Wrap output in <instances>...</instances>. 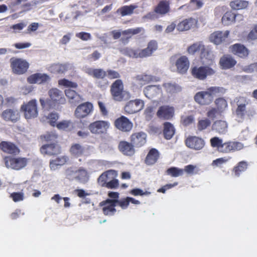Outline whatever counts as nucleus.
Listing matches in <instances>:
<instances>
[{"label":"nucleus","mask_w":257,"mask_h":257,"mask_svg":"<svg viewBox=\"0 0 257 257\" xmlns=\"http://www.w3.org/2000/svg\"><path fill=\"white\" fill-rule=\"evenodd\" d=\"M226 90L222 87L211 86L205 91L197 92L194 96V100L200 105H209L213 100L214 96L224 94Z\"/></svg>","instance_id":"1"},{"label":"nucleus","mask_w":257,"mask_h":257,"mask_svg":"<svg viewBox=\"0 0 257 257\" xmlns=\"http://www.w3.org/2000/svg\"><path fill=\"white\" fill-rule=\"evenodd\" d=\"M158 44L157 41L152 40L150 41L146 48L144 49H133L126 47L120 51L125 56L134 58H144L149 57L158 50Z\"/></svg>","instance_id":"2"},{"label":"nucleus","mask_w":257,"mask_h":257,"mask_svg":"<svg viewBox=\"0 0 257 257\" xmlns=\"http://www.w3.org/2000/svg\"><path fill=\"white\" fill-rule=\"evenodd\" d=\"M110 92L113 99L116 101H122L131 97L130 92L124 90L123 84L121 79H117L112 83Z\"/></svg>","instance_id":"3"},{"label":"nucleus","mask_w":257,"mask_h":257,"mask_svg":"<svg viewBox=\"0 0 257 257\" xmlns=\"http://www.w3.org/2000/svg\"><path fill=\"white\" fill-rule=\"evenodd\" d=\"M65 175L69 180H76L82 183L86 182L88 179V173L83 167L78 169L74 167L68 168L65 171Z\"/></svg>","instance_id":"4"},{"label":"nucleus","mask_w":257,"mask_h":257,"mask_svg":"<svg viewBox=\"0 0 257 257\" xmlns=\"http://www.w3.org/2000/svg\"><path fill=\"white\" fill-rule=\"evenodd\" d=\"M4 160L7 168L17 171L24 168L27 165L29 160L24 157L12 156H6Z\"/></svg>","instance_id":"5"},{"label":"nucleus","mask_w":257,"mask_h":257,"mask_svg":"<svg viewBox=\"0 0 257 257\" xmlns=\"http://www.w3.org/2000/svg\"><path fill=\"white\" fill-rule=\"evenodd\" d=\"M10 62L13 73L16 75L25 74L29 67V63L22 58L13 57L10 59Z\"/></svg>","instance_id":"6"},{"label":"nucleus","mask_w":257,"mask_h":257,"mask_svg":"<svg viewBox=\"0 0 257 257\" xmlns=\"http://www.w3.org/2000/svg\"><path fill=\"white\" fill-rule=\"evenodd\" d=\"M27 119L36 117L38 114L37 103L36 99H32L27 103H24L21 107Z\"/></svg>","instance_id":"7"},{"label":"nucleus","mask_w":257,"mask_h":257,"mask_svg":"<svg viewBox=\"0 0 257 257\" xmlns=\"http://www.w3.org/2000/svg\"><path fill=\"white\" fill-rule=\"evenodd\" d=\"M215 71L208 66H194L191 68V74L195 78L199 80H204L208 75H212Z\"/></svg>","instance_id":"8"},{"label":"nucleus","mask_w":257,"mask_h":257,"mask_svg":"<svg viewBox=\"0 0 257 257\" xmlns=\"http://www.w3.org/2000/svg\"><path fill=\"white\" fill-rule=\"evenodd\" d=\"M144 102L140 99H136L127 102L124 107V112L126 114L137 113L144 108Z\"/></svg>","instance_id":"9"},{"label":"nucleus","mask_w":257,"mask_h":257,"mask_svg":"<svg viewBox=\"0 0 257 257\" xmlns=\"http://www.w3.org/2000/svg\"><path fill=\"white\" fill-rule=\"evenodd\" d=\"M110 126V123L105 120H97L91 123L88 128L92 134H105Z\"/></svg>","instance_id":"10"},{"label":"nucleus","mask_w":257,"mask_h":257,"mask_svg":"<svg viewBox=\"0 0 257 257\" xmlns=\"http://www.w3.org/2000/svg\"><path fill=\"white\" fill-rule=\"evenodd\" d=\"M114 125L119 131L125 133L130 132L133 127V122L123 115H121L114 120Z\"/></svg>","instance_id":"11"},{"label":"nucleus","mask_w":257,"mask_h":257,"mask_svg":"<svg viewBox=\"0 0 257 257\" xmlns=\"http://www.w3.org/2000/svg\"><path fill=\"white\" fill-rule=\"evenodd\" d=\"M236 100L237 107L235 111V115L237 118L243 119L246 115H249L246 107L248 104L247 100L242 96L237 97Z\"/></svg>","instance_id":"12"},{"label":"nucleus","mask_w":257,"mask_h":257,"mask_svg":"<svg viewBox=\"0 0 257 257\" xmlns=\"http://www.w3.org/2000/svg\"><path fill=\"white\" fill-rule=\"evenodd\" d=\"M174 107L168 105L160 106L156 113L157 117L162 120H170L174 117Z\"/></svg>","instance_id":"13"},{"label":"nucleus","mask_w":257,"mask_h":257,"mask_svg":"<svg viewBox=\"0 0 257 257\" xmlns=\"http://www.w3.org/2000/svg\"><path fill=\"white\" fill-rule=\"evenodd\" d=\"M186 146L191 149L200 150L205 145V142L201 138L189 136L185 140Z\"/></svg>","instance_id":"14"},{"label":"nucleus","mask_w":257,"mask_h":257,"mask_svg":"<svg viewBox=\"0 0 257 257\" xmlns=\"http://www.w3.org/2000/svg\"><path fill=\"white\" fill-rule=\"evenodd\" d=\"M198 20L193 18H188L183 20L177 24V30L179 32L188 31L197 27Z\"/></svg>","instance_id":"15"},{"label":"nucleus","mask_w":257,"mask_h":257,"mask_svg":"<svg viewBox=\"0 0 257 257\" xmlns=\"http://www.w3.org/2000/svg\"><path fill=\"white\" fill-rule=\"evenodd\" d=\"M50 98V101L53 106L57 104H63L65 102V99L61 91L57 88H54L49 90L48 92Z\"/></svg>","instance_id":"16"},{"label":"nucleus","mask_w":257,"mask_h":257,"mask_svg":"<svg viewBox=\"0 0 257 257\" xmlns=\"http://www.w3.org/2000/svg\"><path fill=\"white\" fill-rule=\"evenodd\" d=\"M99 206L102 208V212L105 215H113L116 212L115 201L107 199L100 202Z\"/></svg>","instance_id":"17"},{"label":"nucleus","mask_w":257,"mask_h":257,"mask_svg":"<svg viewBox=\"0 0 257 257\" xmlns=\"http://www.w3.org/2000/svg\"><path fill=\"white\" fill-rule=\"evenodd\" d=\"M93 105L86 102L78 105L75 111V115L78 118H82L87 116L92 111Z\"/></svg>","instance_id":"18"},{"label":"nucleus","mask_w":257,"mask_h":257,"mask_svg":"<svg viewBox=\"0 0 257 257\" xmlns=\"http://www.w3.org/2000/svg\"><path fill=\"white\" fill-rule=\"evenodd\" d=\"M130 141L135 148H141L146 143L147 135L143 132L134 133L130 136Z\"/></svg>","instance_id":"19"},{"label":"nucleus","mask_w":257,"mask_h":257,"mask_svg":"<svg viewBox=\"0 0 257 257\" xmlns=\"http://www.w3.org/2000/svg\"><path fill=\"white\" fill-rule=\"evenodd\" d=\"M118 149L123 155L132 157L136 153L135 148L133 144L130 142L121 141L118 145Z\"/></svg>","instance_id":"20"},{"label":"nucleus","mask_w":257,"mask_h":257,"mask_svg":"<svg viewBox=\"0 0 257 257\" xmlns=\"http://www.w3.org/2000/svg\"><path fill=\"white\" fill-rule=\"evenodd\" d=\"M118 175L117 171L110 169L103 172L97 178V184L101 187H104L108 180L116 178Z\"/></svg>","instance_id":"21"},{"label":"nucleus","mask_w":257,"mask_h":257,"mask_svg":"<svg viewBox=\"0 0 257 257\" xmlns=\"http://www.w3.org/2000/svg\"><path fill=\"white\" fill-rule=\"evenodd\" d=\"M40 152L44 155L56 156L61 153L60 147L56 143L43 145L40 148Z\"/></svg>","instance_id":"22"},{"label":"nucleus","mask_w":257,"mask_h":257,"mask_svg":"<svg viewBox=\"0 0 257 257\" xmlns=\"http://www.w3.org/2000/svg\"><path fill=\"white\" fill-rule=\"evenodd\" d=\"M0 149L4 153L12 155H18L20 150L14 143L9 141H2L0 143Z\"/></svg>","instance_id":"23"},{"label":"nucleus","mask_w":257,"mask_h":257,"mask_svg":"<svg viewBox=\"0 0 257 257\" xmlns=\"http://www.w3.org/2000/svg\"><path fill=\"white\" fill-rule=\"evenodd\" d=\"M236 63L235 59L229 54L223 55L219 61L220 68L223 70L231 69L234 67Z\"/></svg>","instance_id":"24"},{"label":"nucleus","mask_w":257,"mask_h":257,"mask_svg":"<svg viewBox=\"0 0 257 257\" xmlns=\"http://www.w3.org/2000/svg\"><path fill=\"white\" fill-rule=\"evenodd\" d=\"M230 51L240 58H245L249 54V50L243 45L236 43L229 47Z\"/></svg>","instance_id":"25"},{"label":"nucleus","mask_w":257,"mask_h":257,"mask_svg":"<svg viewBox=\"0 0 257 257\" xmlns=\"http://www.w3.org/2000/svg\"><path fill=\"white\" fill-rule=\"evenodd\" d=\"M243 145L241 143L237 142L229 141L222 143L220 152L228 153L231 152H235L241 150Z\"/></svg>","instance_id":"26"},{"label":"nucleus","mask_w":257,"mask_h":257,"mask_svg":"<svg viewBox=\"0 0 257 257\" xmlns=\"http://www.w3.org/2000/svg\"><path fill=\"white\" fill-rule=\"evenodd\" d=\"M175 66L178 73L180 74L186 73L190 66L188 58L184 55L181 56L176 61Z\"/></svg>","instance_id":"27"},{"label":"nucleus","mask_w":257,"mask_h":257,"mask_svg":"<svg viewBox=\"0 0 257 257\" xmlns=\"http://www.w3.org/2000/svg\"><path fill=\"white\" fill-rule=\"evenodd\" d=\"M1 116L6 121L16 122L20 119V114L17 109H7L2 112Z\"/></svg>","instance_id":"28"},{"label":"nucleus","mask_w":257,"mask_h":257,"mask_svg":"<svg viewBox=\"0 0 257 257\" xmlns=\"http://www.w3.org/2000/svg\"><path fill=\"white\" fill-rule=\"evenodd\" d=\"M229 31H226L224 32L221 31H216L212 33L210 37V42L215 45H219L224 42L228 38Z\"/></svg>","instance_id":"29"},{"label":"nucleus","mask_w":257,"mask_h":257,"mask_svg":"<svg viewBox=\"0 0 257 257\" xmlns=\"http://www.w3.org/2000/svg\"><path fill=\"white\" fill-rule=\"evenodd\" d=\"M50 80V77L46 74L39 73H35L29 76L27 78L28 82L30 84H42Z\"/></svg>","instance_id":"30"},{"label":"nucleus","mask_w":257,"mask_h":257,"mask_svg":"<svg viewBox=\"0 0 257 257\" xmlns=\"http://www.w3.org/2000/svg\"><path fill=\"white\" fill-rule=\"evenodd\" d=\"M142 31L141 28H137L135 29H128L122 31V35L120 38V41L123 44H126L128 43L130 39L134 35L140 33Z\"/></svg>","instance_id":"31"},{"label":"nucleus","mask_w":257,"mask_h":257,"mask_svg":"<svg viewBox=\"0 0 257 257\" xmlns=\"http://www.w3.org/2000/svg\"><path fill=\"white\" fill-rule=\"evenodd\" d=\"M85 72L88 75L96 79H104L106 76L105 71L101 68H92L91 67L86 68Z\"/></svg>","instance_id":"32"},{"label":"nucleus","mask_w":257,"mask_h":257,"mask_svg":"<svg viewBox=\"0 0 257 257\" xmlns=\"http://www.w3.org/2000/svg\"><path fill=\"white\" fill-rule=\"evenodd\" d=\"M159 156V151L156 149L152 148L148 152L145 158V163L147 165H153L157 162Z\"/></svg>","instance_id":"33"},{"label":"nucleus","mask_w":257,"mask_h":257,"mask_svg":"<svg viewBox=\"0 0 257 257\" xmlns=\"http://www.w3.org/2000/svg\"><path fill=\"white\" fill-rule=\"evenodd\" d=\"M170 2L167 1H161L154 9V12L159 15L164 16L170 12Z\"/></svg>","instance_id":"34"},{"label":"nucleus","mask_w":257,"mask_h":257,"mask_svg":"<svg viewBox=\"0 0 257 257\" xmlns=\"http://www.w3.org/2000/svg\"><path fill=\"white\" fill-rule=\"evenodd\" d=\"M85 152V148L78 143L72 144L69 149L70 154L75 158L82 156L84 154Z\"/></svg>","instance_id":"35"},{"label":"nucleus","mask_w":257,"mask_h":257,"mask_svg":"<svg viewBox=\"0 0 257 257\" xmlns=\"http://www.w3.org/2000/svg\"><path fill=\"white\" fill-rule=\"evenodd\" d=\"M200 58L203 63H209L213 61V55L211 51L203 45L200 51Z\"/></svg>","instance_id":"36"},{"label":"nucleus","mask_w":257,"mask_h":257,"mask_svg":"<svg viewBox=\"0 0 257 257\" xmlns=\"http://www.w3.org/2000/svg\"><path fill=\"white\" fill-rule=\"evenodd\" d=\"M175 129L173 125L170 122H165L163 123V135L166 140H170L174 135Z\"/></svg>","instance_id":"37"},{"label":"nucleus","mask_w":257,"mask_h":257,"mask_svg":"<svg viewBox=\"0 0 257 257\" xmlns=\"http://www.w3.org/2000/svg\"><path fill=\"white\" fill-rule=\"evenodd\" d=\"M237 15L231 11H227L222 16L221 22L224 26H229L235 22V19Z\"/></svg>","instance_id":"38"},{"label":"nucleus","mask_w":257,"mask_h":257,"mask_svg":"<svg viewBox=\"0 0 257 257\" xmlns=\"http://www.w3.org/2000/svg\"><path fill=\"white\" fill-rule=\"evenodd\" d=\"M154 78V76L151 75L142 74L136 76L134 79L140 85L143 86L153 81Z\"/></svg>","instance_id":"39"},{"label":"nucleus","mask_w":257,"mask_h":257,"mask_svg":"<svg viewBox=\"0 0 257 257\" xmlns=\"http://www.w3.org/2000/svg\"><path fill=\"white\" fill-rule=\"evenodd\" d=\"M65 93L71 103L76 105L80 101V95L73 90L71 89H66Z\"/></svg>","instance_id":"40"},{"label":"nucleus","mask_w":257,"mask_h":257,"mask_svg":"<svg viewBox=\"0 0 257 257\" xmlns=\"http://www.w3.org/2000/svg\"><path fill=\"white\" fill-rule=\"evenodd\" d=\"M212 129L219 134H224L227 130V124L224 120H217L212 125Z\"/></svg>","instance_id":"41"},{"label":"nucleus","mask_w":257,"mask_h":257,"mask_svg":"<svg viewBox=\"0 0 257 257\" xmlns=\"http://www.w3.org/2000/svg\"><path fill=\"white\" fill-rule=\"evenodd\" d=\"M248 3L245 0H233L230 2L229 6L233 10H240L247 8Z\"/></svg>","instance_id":"42"},{"label":"nucleus","mask_w":257,"mask_h":257,"mask_svg":"<svg viewBox=\"0 0 257 257\" xmlns=\"http://www.w3.org/2000/svg\"><path fill=\"white\" fill-rule=\"evenodd\" d=\"M214 103L216 106L215 108L221 113L224 112L228 107L227 101L223 97L216 98L214 101Z\"/></svg>","instance_id":"43"},{"label":"nucleus","mask_w":257,"mask_h":257,"mask_svg":"<svg viewBox=\"0 0 257 257\" xmlns=\"http://www.w3.org/2000/svg\"><path fill=\"white\" fill-rule=\"evenodd\" d=\"M203 45L201 41L194 43L187 48V52L189 55H194L197 52L201 51Z\"/></svg>","instance_id":"44"},{"label":"nucleus","mask_w":257,"mask_h":257,"mask_svg":"<svg viewBox=\"0 0 257 257\" xmlns=\"http://www.w3.org/2000/svg\"><path fill=\"white\" fill-rule=\"evenodd\" d=\"M247 168V163L245 161H240L235 166L232 171L236 177H239L240 173L245 171Z\"/></svg>","instance_id":"45"},{"label":"nucleus","mask_w":257,"mask_h":257,"mask_svg":"<svg viewBox=\"0 0 257 257\" xmlns=\"http://www.w3.org/2000/svg\"><path fill=\"white\" fill-rule=\"evenodd\" d=\"M157 87L156 85H149L144 89L145 95L149 99H152L157 93Z\"/></svg>","instance_id":"46"},{"label":"nucleus","mask_w":257,"mask_h":257,"mask_svg":"<svg viewBox=\"0 0 257 257\" xmlns=\"http://www.w3.org/2000/svg\"><path fill=\"white\" fill-rule=\"evenodd\" d=\"M166 173L167 175H170L172 177H178L183 175L184 170L175 167H172L168 168Z\"/></svg>","instance_id":"47"},{"label":"nucleus","mask_w":257,"mask_h":257,"mask_svg":"<svg viewBox=\"0 0 257 257\" xmlns=\"http://www.w3.org/2000/svg\"><path fill=\"white\" fill-rule=\"evenodd\" d=\"M137 6L134 5L124 6L119 8L117 12H119L122 16L130 15L133 14L134 10Z\"/></svg>","instance_id":"48"},{"label":"nucleus","mask_w":257,"mask_h":257,"mask_svg":"<svg viewBox=\"0 0 257 257\" xmlns=\"http://www.w3.org/2000/svg\"><path fill=\"white\" fill-rule=\"evenodd\" d=\"M52 71L56 73H63L67 70V66L66 64H55L51 67Z\"/></svg>","instance_id":"49"},{"label":"nucleus","mask_w":257,"mask_h":257,"mask_svg":"<svg viewBox=\"0 0 257 257\" xmlns=\"http://www.w3.org/2000/svg\"><path fill=\"white\" fill-rule=\"evenodd\" d=\"M210 143L212 148H216L217 151L220 152L223 143V140L217 137H213L210 139Z\"/></svg>","instance_id":"50"},{"label":"nucleus","mask_w":257,"mask_h":257,"mask_svg":"<svg viewBox=\"0 0 257 257\" xmlns=\"http://www.w3.org/2000/svg\"><path fill=\"white\" fill-rule=\"evenodd\" d=\"M59 119V115L56 112L50 113L47 116L48 122L52 126H56L57 121Z\"/></svg>","instance_id":"51"},{"label":"nucleus","mask_w":257,"mask_h":257,"mask_svg":"<svg viewBox=\"0 0 257 257\" xmlns=\"http://www.w3.org/2000/svg\"><path fill=\"white\" fill-rule=\"evenodd\" d=\"M72 126V122L70 120H62L58 122L56 127L59 130H62L65 131H68L70 130V127Z\"/></svg>","instance_id":"52"},{"label":"nucleus","mask_w":257,"mask_h":257,"mask_svg":"<svg viewBox=\"0 0 257 257\" xmlns=\"http://www.w3.org/2000/svg\"><path fill=\"white\" fill-rule=\"evenodd\" d=\"M10 197L14 202H17L24 200L25 196L23 192H13L10 194Z\"/></svg>","instance_id":"53"},{"label":"nucleus","mask_w":257,"mask_h":257,"mask_svg":"<svg viewBox=\"0 0 257 257\" xmlns=\"http://www.w3.org/2000/svg\"><path fill=\"white\" fill-rule=\"evenodd\" d=\"M210 124L211 122L208 119H201L198 122L197 128L199 131H202L207 128Z\"/></svg>","instance_id":"54"},{"label":"nucleus","mask_w":257,"mask_h":257,"mask_svg":"<svg viewBox=\"0 0 257 257\" xmlns=\"http://www.w3.org/2000/svg\"><path fill=\"white\" fill-rule=\"evenodd\" d=\"M58 84L60 85L70 88H76L77 87L76 83L72 82L65 78L59 80L58 81Z\"/></svg>","instance_id":"55"},{"label":"nucleus","mask_w":257,"mask_h":257,"mask_svg":"<svg viewBox=\"0 0 257 257\" xmlns=\"http://www.w3.org/2000/svg\"><path fill=\"white\" fill-rule=\"evenodd\" d=\"M109 180L110 181L107 182L104 188L109 189H115L119 187V181L118 179H116V178L109 179Z\"/></svg>","instance_id":"56"},{"label":"nucleus","mask_w":257,"mask_h":257,"mask_svg":"<svg viewBox=\"0 0 257 257\" xmlns=\"http://www.w3.org/2000/svg\"><path fill=\"white\" fill-rule=\"evenodd\" d=\"M184 172H186L188 174H198L199 169L196 166L193 165H188L185 166L184 167Z\"/></svg>","instance_id":"57"},{"label":"nucleus","mask_w":257,"mask_h":257,"mask_svg":"<svg viewBox=\"0 0 257 257\" xmlns=\"http://www.w3.org/2000/svg\"><path fill=\"white\" fill-rule=\"evenodd\" d=\"M57 138V135L53 133H47L46 134L41 136V139L46 142L54 141Z\"/></svg>","instance_id":"58"},{"label":"nucleus","mask_w":257,"mask_h":257,"mask_svg":"<svg viewBox=\"0 0 257 257\" xmlns=\"http://www.w3.org/2000/svg\"><path fill=\"white\" fill-rule=\"evenodd\" d=\"M130 193L134 196L148 195L151 194L150 192L147 191L144 192L143 190L140 188L133 189L130 191Z\"/></svg>","instance_id":"59"},{"label":"nucleus","mask_w":257,"mask_h":257,"mask_svg":"<svg viewBox=\"0 0 257 257\" xmlns=\"http://www.w3.org/2000/svg\"><path fill=\"white\" fill-rule=\"evenodd\" d=\"M194 118L193 116L189 115L187 116H182L181 122L184 126H188L193 122Z\"/></svg>","instance_id":"60"},{"label":"nucleus","mask_w":257,"mask_h":257,"mask_svg":"<svg viewBox=\"0 0 257 257\" xmlns=\"http://www.w3.org/2000/svg\"><path fill=\"white\" fill-rule=\"evenodd\" d=\"M247 38L248 40H254L257 39V25H255L252 28L248 33Z\"/></svg>","instance_id":"61"},{"label":"nucleus","mask_w":257,"mask_h":257,"mask_svg":"<svg viewBox=\"0 0 257 257\" xmlns=\"http://www.w3.org/2000/svg\"><path fill=\"white\" fill-rule=\"evenodd\" d=\"M116 205H118L122 209H126L128 207L130 202L129 200L127 198V197L124 198H122L120 200H118V201H115Z\"/></svg>","instance_id":"62"},{"label":"nucleus","mask_w":257,"mask_h":257,"mask_svg":"<svg viewBox=\"0 0 257 257\" xmlns=\"http://www.w3.org/2000/svg\"><path fill=\"white\" fill-rule=\"evenodd\" d=\"M221 114L215 107H212L207 111V116L210 118L214 119L217 115H220Z\"/></svg>","instance_id":"63"},{"label":"nucleus","mask_w":257,"mask_h":257,"mask_svg":"<svg viewBox=\"0 0 257 257\" xmlns=\"http://www.w3.org/2000/svg\"><path fill=\"white\" fill-rule=\"evenodd\" d=\"M242 70L244 72L246 73H252L254 70L257 72V62L252 63L244 67Z\"/></svg>","instance_id":"64"}]
</instances>
